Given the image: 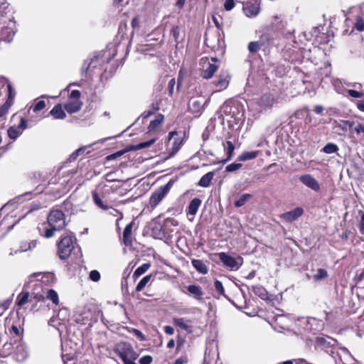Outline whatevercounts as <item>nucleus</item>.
I'll return each mask as SVG.
<instances>
[{"instance_id":"13","label":"nucleus","mask_w":364,"mask_h":364,"mask_svg":"<svg viewBox=\"0 0 364 364\" xmlns=\"http://www.w3.org/2000/svg\"><path fill=\"white\" fill-rule=\"evenodd\" d=\"M299 181L306 187L314 191L320 190L318 182L311 174H304L299 176Z\"/></svg>"},{"instance_id":"12","label":"nucleus","mask_w":364,"mask_h":364,"mask_svg":"<svg viewBox=\"0 0 364 364\" xmlns=\"http://www.w3.org/2000/svg\"><path fill=\"white\" fill-rule=\"evenodd\" d=\"M230 78V75L227 72L222 71L218 79L214 82L216 91L220 92L225 90L229 85Z\"/></svg>"},{"instance_id":"7","label":"nucleus","mask_w":364,"mask_h":364,"mask_svg":"<svg viewBox=\"0 0 364 364\" xmlns=\"http://www.w3.org/2000/svg\"><path fill=\"white\" fill-rule=\"evenodd\" d=\"M178 225V221L174 218H168L164 220V225H161L160 223H155L151 228L152 233L158 237H162L165 235L166 228L168 226H176Z\"/></svg>"},{"instance_id":"55","label":"nucleus","mask_w":364,"mask_h":364,"mask_svg":"<svg viewBox=\"0 0 364 364\" xmlns=\"http://www.w3.org/2000/svg\"><path fill=\"white\" fill-rule=\"evenodd\" d=\"M153 361V358L151 355L142 356L139 362V364H151Z\"/></svg>"},{"instance_id":"38","label":"nucleus","mask_w":364,"mask_h":364,"mask_svg":"<svg viewBox=\"0 0 364 364\" xmlns=\"http://www.w3.org/2000/svg\"><path fill=\"white\" fill-rule=\"evenodd\" d=\"M46 298L52 301V302L55 305H58L59 304L58 295L57 292L53 289H49L48 291Z\"/></svg>"},{"instance_id":"58","label":"nucleus","mask_w":364,"mask_h":364,"mask_svg":"<svg viewBox=\"0 0 364 364\" xmlns=\"http://www.w3.org/2000/svg\"><path fill=\"white\" fill-rule=\"evenodd\" d=\"M235 6L234 0H225L224 3V8L226 11L232 10Z\"/></svg>"},{"instance_id":"20","label":"nucleus","mask_w":364,"mask_h":364,"mask_svg":"<svg viewBox=\"0 0 364 364\" xmlns=\"http://www.w3.org/2000/svg\"><path fill=\"white\" fill-rule=\"evenodd\" d=\"M134 223L131 222L126 225L123 232V242L126 246H131L132 245V231Z\"/></svg>"},{"instance_id":"47","label":"nucleus","mask_w":364,"mask_h":364,"mask_svg":"<svg viewBox=\"0 0 364 364\" xmlns=\"http://www.w3.org/2000/svg\"><path fill=\"white\" fill-rule=\"evenodd\" d=\"M46 107V102L43 100L38 101L33 106L31 107V109L33 112H37L42 110Z\"/></svg>"},{"instance_id":"57","label":"nucleus","mask_w":364,"mask_h":364,"mask_svg":"<svg viewBox=\"0 0 364 364\" xmlns=\"http://www.w3.org/2000/svg\"><path fill=\"white\" fill-rule=\"evenodd\" d=\"M348 95L354 98H360L363 97L364 94L363 92L354 90H348Z\"/></svg>"},{"instance_id":"30","label":"nucleus","mask_w":364,"mask_h":364,"mask_svg":"<svg viewBox=\"0 0 364 364\" xmlns=\"http://www.w3.org/2000/svg\"><path fill=\"white\" fill-rule=\"evenodd\" d=\"M219 113L220 114L221 117L223 115L233 116L234 112L232 111V107L231 106L230 103L228 102H225L220 107Z\"/></svg>"},{"instance_id":"31","label":"nucleus","mask_w":364,"mask_h":364,"mask_svg":"<svg viewBox=\"0 0 364 364\" xmlns=\"http://www.w3.org/2000/svg\"><path fill=\"white\" fill-rule=\"evenodd\" d=\"M259 153V151H245L237 157V160L241 161L252 160L257 157Z\"/></svg>"},{"instance_id":"54","label":"nucleus","mask_w":364,"mask_h":364,"mask_svg":"<svg viewBox=\"0 0 364 364\" xmlns=\"http://www.w3.org/2000/svg\"><path fill=\"white\" fill-rule=\"evenodd\" d=\"M139 260L132 261L131 262H129L128 267H127L124 273H131L133 271V269L139 264Z\"/></svg>"},{"instance_id":"34","label":"nucleus","mask_w":364,"mask_h":364,"mask_svg":"<svg viewBox=\"0 0 364 364\" xmlns=\"http://www.w3.org/2000/svg\"><path fill=\"white\" fill-rule=\"evenodd\" d=\"M30 294L28 291H23L16 298V304L19 306L24 305L28 300Z\"/></svg>"},{"instance_id":"9","label":"nucleus","mask_w":364,"mask_h":364,"mask_svg":"<svg viewBox=\"0 0 364 364\" xmlns=\"http://www.w3.org/2000/svg\"><path fill=\"white\" fill-rule=\"evenodd\" d=\"M15 35L14 23L1 24L0 26V40L11 42Z\"/></svg>"},{"instance_id":"1","label":"nucleus","mask_w":364,"mask_h":364,"mask_svg":"<svg viewBox=\"0 0 364 364\" xmlns=\"http://www.w3.org/2000/svg\"><path fill=\"white\" fill-rule=\"evenodd\" d=\"M47 228L44 232L46 238L53 237L56 232H59L65 229L67 225L66 216L65 213L58 209H52L50 210L47 216Z\"/></svg>"},{"instance_id":"2","label":"nucleus","mask_w":364,"mask_h":364,"mask_svg":"<svg viewBox=\"0 0 364 364\" xmlns=\"http://www.w3.org/2000/svg\"><path fill=\"white\" fill-rule=\"evenodd\" d=\"M75 236L71 234H65L61 236L57 243L58 255L60 259H68L73 251H75L74 245Z\"/></svg>"},{"instance_id":"33","label":"nucleus","mask_w":364,"mask_h":364,"mask_svg":"<svg viewBox=\"0 0 364 364\" xmlns=\"http://www.w3.org/2000/svg\"><path fill=\"white\" fill-rule=\"evenodd\" d=\"M225 149L227 154V159L223 161V163H226L231 159L235 150V146L231 141H227L225 145Z\"/></svg>"},{"instance_id":"45","label":"nucleus","mask_w":364,"mask_h":364,"mask_svg":"<svg viewBox=\"0 0 364 364\" xmlns=\"http://www.w3.org/2000/svg\"><path fill=\"white\" fill-rule=\"evenodd\" d=\"M86 149V146H84V147H81V148H79L78 149H77L76 151H75L70 156L69 158L68 159L67 162H72V161H74L75 160H76V159L77 158V156L82 154Z\"/></svg>"},{"instance_id":"18","label":"nucleus","mask_w":364,"mask_h":364,"mask_svg":"<svg viewBox=\"0 0 364 364\" xmlns=\"http://www.w3.org/2000/svg\"><path fill=\"white\" fill-rule=\"evenodd\" d=\"M82 106V102L80 100H70L64 106L65 109L70 114L77 112Z\"/></svg>"},{"instance_id":"22","label":"nucleus","mask_w":364,"mask_h":364,"mask_svg":"<svg viewBox=\"0 0 364 364\" xmlns=\"http://www.w3.org/2000/svg\"><path fill=\"white\" fill-rule=\"evenodd\" d=\"M243 10L247 17H255L259 13V6L256 4H247Z\"/></svg>"},{"instance_id":"59","label":"nucleus","mask_w":364,"mask_h":364,"mask_svg":"<svg viewBox=\"0 0 364 364\" xmlns=\"http://www.w3.org/2000/svg\"><path fill=\"white\" fill-rule=\"evenodd\" d=\"M175 85H176V81H175L174 78L171 79L168 83V93L171 96H172L173 94V90H174Z\"/></svg>"},{"instance_id":"32","label":"nucleus","mask_w":364,"mask_h":364,"mask_svg":"<svg viewBox=\"0 0 364 364\" xmlns=\"http://www.w3.org/2000/svg\"><path fill=\"white\" fill-rule=\"evenodd\" d=\"M192 264L194 267V268L199 272V273H207L208 269L207 266L204 263L203 261L200 259H193L192 260Z\"/></svg>"},{"instance_id":"11","label":"nucleus","mask_w":364,"mask_h":364,"mask_svg":"<svg viewBox=\"0 0 364 364\" xmlns=\"http://www.w3.org/2000/svg\"><path fill=\"white\" fill-rule=\"evenodd\" d=\"M14 18L9 6L2 4L0 6V26L1 24H6L8 22H9V24H14Z\"/></svg>"},{"instance_id":"3","label":"nucleus","mask_w":364,"mask_h":364,"mask_svg":"<svg viewBox=\"0 0 364 364\" xmlns=\"http://www.w3.org/2000/svg\"><path fill=\"white\" fill-rule=\"evenodd\" d=\"M175 180L171 179L166 185L159 187L150 196L149 204L151 208H155L172 188Z\"/></svg>"},{"instance_id":"29","label":"nucleus","mask_w":364,"mask_h":364,"mask_svg":"<svg viewBox=\"0 0 364 364\" xmlns=\"http://www.w3.org/2000/svg\"><path fill=\"white\" fill-rule=\"evenodd\" d=\"M164 116L162 114H159L156 118L151 121L148 127V132H154L163 122Z\"/></svg>"},{"instance_id":"36","label":"nucleus","mask_w":364,"mask_h":364,"mask_svg":"<svg viewBox=\"0 0 364 364\" xmlns=\"http://www.w3.org/2000/svg\"><path fill=\"white\" fill-rule=\"evenodd\" d=\"M353 28L359 31H364V14L356 16Z\"/></svg>"},{"instance_id":"50","label":"nucleus","mask_w":364,"mask_h":364,"mask_svg":"<svg viewBox=\"0 0 364 364\" xmlns=\"http://www.w3.org/2000/svg\"><path fill=\"white\" fill-rule=\"evenodd\" d=\"M11 105V103H9V102H6V103L4 104L0 107V119L1 118H5V115L8 112L9 109Z\"/></svg>"},{"instance_id":"21","label":"nucleus","mask_w":364,"mask_h":364,"mask_svg":"<svg viewBox=\"0 0 364 364\" xmlns=\"http://www.w3.org/2000/svg\"><path fill=\"white\" fill-rule=\"evenodd\" d=\"M201 203L202 201L198 198H194L192 199L188 206L187 214L194 216L196 214Z\"/></svg>"},{"instance_id":"41","label":"nucleus","mask_w":364,"mask_h":364,"mask_svg":"<svg viewBox=\"0 0 364 364\" xmlns=\"http://www.w3.org/2000/svg\"><path fill=\"white\" fill-rule=\"evenodd\" d=\"M262 47V46L259 41H252L248 45V50L252 53H255L257 52Z\"/></svg>"},{"instance_id":"46","label":"nucleus","mask_w":364,"mask_h":364,"mask_svg":"<svg viewBox=\"0 0 364 364\" xmlns=\"http://www.w3.org/2000/svg\"><path fill=\"white\" fill-rule=\"evenodd\" d=\"M150 267H151L150 262H144V263L139 265L136 267V269H135L134 273H145L146 271L149 270Z\"/></svg>"},{"instance_id":"42","label":"nucleus","mask_w":364,"mask_h":364,"mask_svg":"<svg viewBox=\"0 0 364 364\" xmlns=\"http://www.w3.org/2000/svg\"><path fill=\"white\" fill-rule=\"evenodd\" d=\"M338 150L336 144L333 143H328L323 148V151L326 154H333Z\"/></svg>"},{"instance_id":"5","label":"nucleus","mask_w":364,"mask_h":364,"mask_svg":"<svg viewBox=\"0 0 364 364\" xmlns=\"http://www.w3.org/2000/svg\"><path fill=\"white\" fill-rule=\"evenodd\" d=\"M156 141V138H153V139H150V140H149L147 141L141 142V143H139V144H136V145L129 146H127L124 149L120 150L119 151H117L114 154H110V155L107 156V159L108 161L114 160V159H115L122 156L123 154H124L127 151H137V150H140V149H145V148L150 147Z\"/></svg>"},{"instance_id":"24","label":"nucleus","mask_w":364,"mask_h":364,"mask_svg":"<svg viewBox=\"0 0 364 364\" xmlns=\"http://www.w3.org/2000/svg\"><path fill=\"white\" fill-rule=\"evenodd\" d=\"M218 69V65L208 62V67L203 71V77L205 79H210L214 75Z\"/></svg>"},{"instance_id":"43","label":"nucleus","mask_w":364,"mask_h":364,"mask_svg":"<svg viewBox=\"0 0 364 364\" xmlns=\"http://www.w3.org/2000/svg\"><path fill=\"white\" fill-rule=\"evenodd\" d=\"M173 323L175 325L179 326L181 328L186 331L188 330L189 326L186 323L183 318H173Z\"/></svg>"},{"instance_id":"53","label":"nucleus","mask_w":364,"mask_h":364,"mask_svg":"<svg viewBox=\"0 0 364 364\" xmlns=\"http://www.w3.org/2000/svg\"><path fill=\"white\" fill-rule=\"evenodd\" d=\"M214 286H215V290L219 293V294L224 295L225 290H224L223 286L222 284V282H220L218 280H216L215 282Z\"/></svg>"},{"instance_id":"51","label":"nucleus","mask_w":364,"mask_h":364,"mask_svg":"<svg viewBox=\"0 0 364 364\" xmlns=\"http://www.w3.org/2000/svg\"><path fill=\"white\" fill-rule=\"evenodd\" d=\"M242 165L241 164L232 163V164L228 165L225 167V171L228 172H233V171H235L240 169L242 167Z\"/></svg>"},{"instance_id":"19","label":"nucleus","mask_w":364,"mask_h":364,"mask_svg":"<svg viewBox=\"0 0 364 364\" xmlns=\"http://www.w3.org/2000/svg\"><path fill=\"white\" fill-rule=\"evenodd\" d=\"M97 61L98 58L97 57H94L88 60H85L82 66V75H87L91 72L92 69L95 68L97 65Z\"/></svg>"},{"instance_id":"61","label":"nucleus","mask_w":364,"mask_h":364,"mask_svg":"<svg viewBox=\"0 0 364 364\" xmlns=\"http://www.w3.org/2000/svg\"><path fill=\"white\" fill-rule=\"evenodd\" d=\"M7 89H8V92H9V95H8V100L6 102H9V103H12L11 101L14 98V93L13 92V88H12V86L10 85V84H8L7 85Z\"/></svg>"},{"instance_id":"4","label":"nucleus","mask_w":364,"mask_h":364,"mask_svg":"<svg viewBox=\"0 0 364 364\" xmlns=\"http://www.w3.org/2000/svg\"><path fill=\"white\" fill-rule=\"evenodd\" d=\"M112 188L107 184H101L98 186L97 190L92 191V196L95 204L100 208L107 210L109 209V205L104 203L103 198L107 194H109Z\"/></svg>"},{"instance_id":"60","label":"nucleus","mask_w":364,"mask_h":364,"mask_svg":"<svg viewBox=\"0 0 364 364\" xmlns=\"http://www.w3.org/2000/svg\"><path fill=\"white\" fill-rule=\"evenodd\" d=\"M9 304H10V302L9 301H4L0 303V316L9 308Z\"/></svg>"},{"instance_id":"37","label":"nucleus","mask_w":364,"mask_h":364,"mask_svg":"<svg viewBox=\"0 0 364 364\" xmlns=\"http://www.w3.org/2000/svg\"><path fill=\"white\" fill-rule=\"evenodd\" d=\"M353 125L354 121L343 120L338 124V127L346 132L348 130H350Z\"/></svg>"},{"instance_id":"39","label":"nucleus","mask_w":364,"mask_h":364,"mask_svg":"<svg viewBox=\"0 0 364 364\" xmlns=\"http://www.w3.org/2000/svg\"><path fill=\"white\" fill-rule=\"evenodd\" d=\"M22 133L21 130H19V127H11L8 129V135L12 139H16Z\"/></svg>"},{"instance_id":"35","label":"nucleus","mask_w":364,"mask_h":364,"mask_svg":"<svg viewBox=\"0 0 364 364\" xmlns=\"http://www.w3.org/2000/svg\"><path fill=\"white\" fill-rule=\"evenodd\" d=\"M251 198L252 196L249 193H244L241 195L239 198L235 201V206L237 208L243 206Z\"/></svg>"},{"instance_id":"15","label":"nucleus","mask_w":364,"mask_h":364,"mask_svg":"<svg viewBox=\"0 0 364 364\" xmlns=\"http://www.w3.org/2000/svg\"><path fill=\"white\" fill-rule=\"evenodd\" d=\"M277 101L270 93L264 94L259 100V105L264 109H270Z\"/></svg>"},{"instance_id":"62","label":"nucleus","mask_w":364,"mask_h":364,"mask_svg":"<svg viewBox=\"0 0 364 364\" xmlns=\"http://www.w3.org/2000/svg\"><path fill=\"white\" fill-rule=\"evenodd\" d=\"M80 92L77 90H74L70 92V98L74 100H80Z\"/></svg>"},{"instance_id":"16","label":"nucleus","mask_w":364,"mask_h":364,"mask_svg":"<svg viewBox=\"0 0 364 364\" xmlns=\"http://www.w3.org/2000/svg\"><path fill=\"white\" fill-rule=\"evenodd\" d=\"M14 353L18 361H23L28 356L27 348L26 345L21 342L15 343Z\"/></svg>"},{"instance_id":"56","label":"nucleus","mask_w":364,"mask_h":364,"mask_svg":"<svg viewBox=\"0 0 364 364\" xmlns=\"http://www.w3.org/2000/svg\"><path fill=\"white\" fill-rule=\"evenodd\" d=\"M130 332L133 333L140 341H143L146 340L145 336L139 330L132 328Z\"/></svg>"},{"instance_id":"17","label":"nucleus","mask_w":364,"mask_h":364,"mask_svg":"<svg viewBox=\"0 0 364 364\" xmlns=\"http://www.w3.org/2000/svg\"><path fill=\"white\" fill-rule=\"evenodd\" d=\"M38 243V240L21 241L20 242L18 249L16 251V253L33 251L36 247Z\"/></svg>"},{"instance_id":"48","label":"nucleus","mask_w":364,"mask_h":364,"mask_svg":"<svg viewBox=\"0 0 364 364\" xmlns=\"http://www.w3.org/2000/svg\"><path fill=\"white\" fill-rule=\"evenodd\" d=\"M327 274H307V278L314 282H318L326 279Z\"/></svg>"},{"instance_id":"28","label":"nucleus","mask_w":364,"mask_h":364,"mask_svg":"<svg viewBox=\"0 0 364 364\" xmlns=\"http://www.w3.org/2000/svg\"><path fill=\"white\" fill-rule=\"evenodd\" d=\"M259 41L262 47L267 48L273 45L274 38L269 33H264L260 36Z\"/></svg>"},{"instance_id":"14","label":"nucleus","mask_w":364,"mask_h":364,"mask_svg":"<svg viewBox=\"0 0 364 364\" xmlns=\"http://www.w3.org/2000/svg\"><path fill=\"white\" fill-rule=\"evenodd\" d=\"M303 213L304 210L301 208H296L291 211L283 213L280 218L286 222L291 223L297 220Z\"/></svg>"},{"instance_id":"44","label":"nucleus","mask_w":364,"mask_h":364,"mask_svg":"<svg viewBox=\"0 0 364 364\" xmlns=\"http://www.w3.org/2000/svg\"><path fill=\"white\" fill-rule=\"evenodd\" d=\"M351 132H355L358 135L364 134V124L360 122H354V125L351 129Z\"/></svg>"},{"instance_id":"27","label":"nucleus","mask_w":364,"mask_h":364,"mask_svg":"<svg viewBox=\"0 0 364 364\" xmlns=\"http://www.w3.org/2000/svg\"><path fill=\"white\" fill-rule=\"evenodd\" d=\"M187 289L196 299L200 300L203 295V292L199 286L191 284L188 285Z\"/></svg>"},{"instance_id":"26","label":"nucleus","mask_w":364,"mask_h":364,"mask_svg":"<svg viewBox=\"0 0 364 364\" xmlns=\"http://www.w3.org/2000/svg\"><path fill=\"white\" fill-rule=\"evenodd\" d=\"M215 176L214 171H210L203 176L200 181L198 183V186L203 187V188H207L210 186L211 181Z\"/></svg>"},{"instance_id":"23","label":"nucleus","mask_w":364,"mask_h":364,"mask_svg":"<svg viewBox=\"0 0 364 364\" xmlns=\"http://www.w3.org/2000/svg\"><path fill=\"white\" fill-rule=\"evenodd\" d=\"M183 144V139L181 137L174 138V140L172 144V147L171 151L168 152V155L166 159H170L174 156L176 153L180 150L181 147Z\"/></svg>"},{"instance_id":"6","label":"nucleus","mask_w":364,"mask_h":364,"mask_svg":"<svg viewBox=\"0 0 364 364\" xmlns=\"http://www.w3.org/2000/svg\"><path fill=\"white\" fill-rule=\"evenodd\" d=\"M219 259L225 265L230 268L232 271L237 270L243 262V259L241 257H234L225 252H220L218 254Z\"/></svg>"},{"instance_id":"8","label":"nucleus","mask_w":364,"mask_h":364,"mask_svg":"<svg viewBox=\"0 0 364 364\" xmlns=\"http://www.w3.org/2000/svg\"><path fill=\"white\" fill-rule=\"evenodd\" d=\"M208 103V100L203 97L191 98L188 102V109L193 113H200Z\"/></svg>"},{"instance_id":"64","label":"nucleus","mask_w":364,"mask_h":364,"mask_svg":"<svg viewBox=\"0 0 364 364\" xmlns=\"http://www.w3.org/2000/svg\"><path fill=\"white\" fill-rule=\"evenodd\" d=\"M188 362V358L186 357H180L177 358L173 364H185Z\"/></svg>"},{"instance_id":"10","label":"nucleus","mask_w":364,"mask_h":364,"mask_svg":"<svg viewBox=\"0 0 364 364\" xmlns=\"http://www.w3.org/2000/svg\"><path fill=\"white\" fill-rule=\"evenodd\" d=\"M273 18L274 20L272 22L273 26L279 31L285 38H290L294 33V29L286 31V22H284L277 16H274Z\"/></svg>"},{"instance_id":"49","label":"nucleus","mask_w":364,"mask_h":364,"mask_svg":"<svg viewBox=\"0 0 364 364\" xmlns=\"http://www.w3.org/2000/svg\"><path fill=\"white\" fill-rule=\"evenodd\" d=\"M255 292L262 299H265L267 298V292L265 289L263 287H259L255 288Z\"/></svg>"},{"instance_id":"63","label":"nucleus","mask_w":364,"mask_h":364,"mask_svg":"<svg viewBox=\"0 0 364 364\" xmlns=\"http://www.w3.org/2000/svg\"><path fill=\"white\" fill-rule=\"evenodd\" d=\"M159 109V102H154L151 104V107L149 110L154 114L155 112L158 111Z\"/></svg>"},{"instance_id":"52","label":"nucleus","mask_w":364,"mask_h":364,"mask_svg":"<svg viewBox=\"0 0 364 364\" xmlns=\"http://www.w3.org/2000/svg\"><path fill=\"white\" fill-rule=\"evenodd\" d=\"M360 215V220L358 223V228L360 232L364 235V212L362 210L358 211Z\"/></svg>"},{"instance_id":"40","label":"nucleus","mask_w":364,"mask_h":364,"mask_svg":"<svg viewBox=\"0 0 364 364\" xmlns=\"http://www.w3.org/2000/svg\"><path fill=\"white\" fill-rule=\"evenodd\" d=\"M150 279H151V274H147L146 277L142 278L140 280V282L138 283V284L136 285V291H141L145 287V286L149 282Z\"/></svg>"},{"instance_id":"25","label":"nucleus","mask_w":364,"mask_h":364,"mask_svg":"<svg viewBox=\"0 0 364 364\" xmlns=\"http://www.w3.org/2000/svg\"><path fill=\"white\" fill-rule=\"evenodd\" d=\"M50 114L56 119H63L66 117L65 112L63 109L62 105L58 104L50 110Z\"/></svg>"}]
</instances>
